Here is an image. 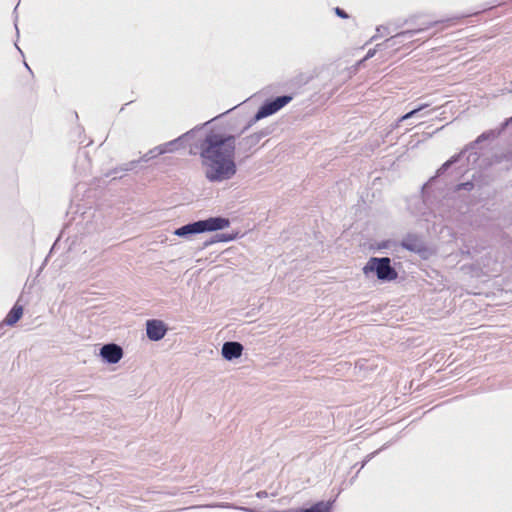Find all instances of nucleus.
Masks as SVG:
<instances>
[{
    "mask_svg": "<svg viewBox=\"0 0 512 512\" xmlns=\"http://www.w3.org/2000/svg\"><path fill=\"white\" fill-rule=\"evenodd\" d=\"M236 137L232 134L210 132L200 142V157L208 181L230 180L237 172L234 161Z\"/></svg>",
    "mask_w": 512,
    "mask_h": 512,
    "instance_id": "f257e3e1",
    "label": "nucleus"
},
{
    "mask_svg": "<svg viewBox=\"0 0 512 512\" xmlns=\"http://www.w3.org/2000/svg\"><path fill=\"white\" fill-rule=\"evenodd\" d=\"M230 225V220L222 216L209 217L207 219L190 222L177 228L174 234L179 237L188 238L189 236L204 232H215L223 230Z\"/></svg>",
    "mask_w": 512,
    "mask_h": 512,
    "instance_id": "f03ea898",
    "label": "nucleus"
},
{
    "mask_svg": "<svg viewBox=\"0 0 512 512\" xmlns=\"http://www.w3.org/2000/svg\"><path fill=\"white\" fill-rule=\"evenodd\" d=\"M365 276L373 273L382 282H390L398 277L389 257H371L362 269Z\"/></svg>",
    "mask_w": 512,
    "mask_h": 512,
    "instance_id": "7ed1b4c3",
    "label": "nucleus"
},
{
    "mask_svg": "<svg viewBox=\"0 0 512 512\" xmlns=\"http://www.w3.org/2000/svg\"><path fill=\"white\" fill-rule=\"evenodd\" d=\"M458 18L459 17H454V18H449L447 20L422 23V26L419 28L407 29V30L398 32L395 35L390 36L389 38L384 40L382 43L377 44V47L379 49H388V48H395V47L404 45L406 41L410 40L415 35L423 32L431 27H434L439 23H443V22L453 23Z\"/></svg>",
    "mask_w": 512,
    "mask_h": 512,
    "instance_id": "20e7f679",
    "label": "nucleus"
},
{
    "mask_svg": "<svg viewBox=\"0 0 512 512\" xmlns=\"http://www.w3.org/2000/svg\"><path fill=\"white\" fill-rule=\"evenodd\" d=\"M292 100V95H281L275 98L265 100L243 131L250 128L257 121L275 114L288 103H290Z\"/></svg>",
    "mask_w": 512,
    "mask_h": 512,
    "instance_id": "39448f33",
    "label": "nucleus"
},
{
    "mask_svg": "<svg viewBox=\"0 0 512 512\" xmlns=\"http://www.w3.org/2000/svg\"><path fill=\"white\" fill-rule=\"evenodd\" d=\"M499 134V132H496L495 130H489V131H485L483 132L481 135H479L477 137V139L472 142L469 146L466 147V149L464 151H462L460 154L458 155H454L453 157H451L448 161H446L438 170H437V175L440 176L442 174L445 173V171L454 163H456L459 158L461 157V155L463 153H465L466 151L470 150V149H474L475 146L483 141H486V140H490V139H494L497 137V135Z\"/></svg>",
    "mask_w": 512,
    "mask_h": 512,
    "instance_id": "423d86ee",
    "label": "nucleus"
},
{
    "mask_svg": "<svg viewBox=\"0 0 512 512\" xmlns=\"http://www.w3.org/2000/svg\"><path fill=\"white\" fill-rule=\"evenodd\" d=\"M167 333V326L163 321L150 319L146 322V335L151 341H159L164 338Z\"/></svg>",
    "mask_w": 512,
    "mask_h": 512,
    "instance_id": "0eeeda50",
    "label": "nucleus"
},
{
    "mask_svg": "<svg viewBox=\"0 0 512 512\" xmlns=\"http://www.w3.org/2000/svg\"><path fill=\"white\" fill-rule=\"evenodd\" d=\"M100 356L109 364L118 363L123 357V349L115 343H109L102 346Z\"/></svg>",
    "mask_w": 512,
    "mask_h": 512,
    "instance_id": "6e6552de",
    "label": "nucleus"
},
{
    "mask_svg": "<svg viewBox=\"0 0 512 512\" xmlns=\"http://www.w3.org/2000/svg\"><path fill=\"white\" fill-rule=\"evenodd\" d=\"M243 345L237 341H227L222 345L221 354L225 360L232 361L241 357Z\"/></svg>",
    "mask_w": 512,
    "mask_h": 512,
    "instance_id": "1a4fd4ad",
    "label": "nucleus"
},
{
    "mask_svg": "<svg viewBox=\"0 0 512 512\" xmlns=\"http://www.w3.org/2000/svg\"><path fill=\"white\" fill-rule=\"evenodd\" d=\"M401 246L408 251L419 254L425 250L423 241L414 234H408L406 237H404L401 242Z\"/></svg>",
    "mask_w": 512,
    "mask_h": 512,
    "instance_id": "9d476101",
    "label": "nucleus"
},
{
    "mask_svg": "<svg viewBox=\"0 0 512 512\" xmlns=\"http://www.w3.org/2000/svg\"><path fill=\"white\" fill-rule=\"evenodd\" d=\"M159 149H160L159 145L154 147V148H152V149H150L139 160H132V161L124 164L123 166H121L119 168V170H121V171H131V170H133L137 166V164L139 162H148L151 159L156 158L159 155H162V153L159 152L160 151Z\"/></svg>",
    "mask_w": 512,
    "mask_h": 512,
    "instance_id": "9b49d317",
    "label": "nucleus"
},
{
    "mask_svg": "<svg viewBox=\"0 0 512 512\" xmlns=\"http://www.w3.org/2000/svg\"><path fill=\"white\" fill-rule=\"evenodd\" d=\"M189 134H190V132H186L174 140H171L164 144L159 145V147H160L159 152L162 154H165V153H171V152H174L175 150H178L183 145L184 139Z\"/></svg>",
    "mask_w": 512,
    "mask_h": 512,
    "instance_id": "f8f14e48",
    "label": "nucleus"
},
{
    "mask_svg": "<svg viewBox=\"0 0 512 512\" xmlns=\"http://www.w3.org/2000/svg\"><path fill=\"white\" fill-rule=\"evenodd\" d=\"M259 143L258 136H255L254 134H250L246 137H243L241 140H239L237 146L238 151L240 153H248L253 147H255Z\"/></svg>",
    "mask_w": 512,
    "mask_h": 512,
    "instance_id": "ddd939ff",
    "label": "nucleus"
},
{
    "mask_svg": "<svg viewBox=\"0 0 512 512\" xmlns=\"http://www.w3.org/2000/svg\"><path fill=\"white\" fill-rule=\"evenodd\" d=\"M332 501H318L309 508H298L294 512H331Z\"/></svg>",
    "mask_w": 512,
    "mask_h": 512,
    "instance_id": "4468645a",
    "label": "nucleus"
},
{
    "mask_svg": "<svg viewBox=\"0 0 512 512\" xmlns=\"http://www.w3.org/2000/svg\"><path fill=\"white\" fill-rule=\"evenodd\" d=\"M23 315V306L16 303L3 320L8 326L16 324Z\"/></svg>",
    "mask_w": 512,
    "mask_h": 512,
    "instance_id": "2eb2a0df",
    "label": "nucleus"
},
{
    "mask_svg": "<svg viewBox=\"0 0 512 512\" xmlns=\"http://www.w3.org/2000/svg\"><path fill=\"white\" fill-rule=\"evenodd\" d=\"M235 236L233 234H229V233H219V234H216L215 236H213L209 241H206L204 243V246H209L213 243H216V242H229V241H232L234 240Z\"/></svg>",
    "mask_w": 512,
    "mask_h": 512,
    "instance_id": "dca6fc26",
    "label": "nucleus"
},
{
    "mask_svg": "<svg viewBox=\"0 0 512 512\" xmlns=\"http://www.w3.org/2000/svg\"><path fill=\"white\" fill-rule=\"evenodd\" d=\"M427 106H428L427 104H423V105H420L419 107L409 111L408 113H406L402 117H400L398 122H403L405 120H408V119L412 118L413 116H415L418 112H420L421 110H423Z\"/></svg>",
    "mask_w": 512,
    "mask_h": 512,
    "instance_id": "f3484780",
    "label": "nucleus"
},
{
    "mask_svg": "<svg viewBox=\"0 0 512 512\" xmlns=\"http://www.w3.org/2000/svg\"><path fill=\"white\" fill-rule=\"evenodd\" d=\"M390 34L389 28L386 26H378L376 28V34L370 39V41H374L379 37Z\"/></svg>",
    "mask_w": 512,
    "mask_h": 512,
    "instance_id": "a211bd4d",
    "label": "nucleus"
},
{
    "mask_svg": "<svg viewBox=\"0 0 512 512\" xmlns=\"http://www.w3.org/2000/svg\"><path fill=\"white\" fill-rule=\"evenodd\" d=\"M272 132H273V128L272 127H266V128H263L260 131H257V132H255L253 134L255 136H258V141L260 142L261 139H263L264 137L270 135Z\"/></svg>",
    "mask_w": 512,
    "mask_h": 512,
    "instance_id": "6ab92c4d",
    "label": "nucleus"
},
{
    "mask_svg": "<svg viewBox=\"0 0 512 512\" xmlns=\"http://www.w3.org/2000/svg\"><path fill=\"white\" fill-rule=\"evenodd\" d=\"M495 161L497 163H501L503 161H506V162H509V161H512V152H506V153H502L500 155H496L495 156Z\"/></svg>",
    "mask_w": 512,
    "mask_h": 512,
    "instance_id": "aec40b11",
    "label": "nucleus"
},
{
    "mask_svg": "<svg viewBox=\"0 0 512 512\" xmlns=\"http://www.w3.org/2000/svg\"><path fill=\"white\" fill-rule=\"evenodd\" d=\"M474 187V184L470 181L468 182H464V183H460L457 185V190H467V191H470L472 190Z\"/></svg>",
    "mask_w": 512,
    "mask_h": 512,
    "instance_id": "412c9836",
    "label": "nucleus"
},
{
    "mask_svg": "<svg viewBox=\"0 0 512 512\" xmlns=\"http://www.w3.org/2000/svg\"><path fill=\"white\" fill-rule=\"evenodd\" d=\"M334 11H335V14L338 17H340V18H343V19L349 18V15L347 14V12L344 9L340 8V7H336L334 9Z\"/></svg>",
    "mask_w": 512,
    "mask_h": 512,
    "instance_id": "4be33fe9",
    "label": "nucleus"
},
{
    "mask_svg": "<svg viewBox=\"0 0 512 512\" xmlns=\"http://www.w3.org/2000/svg\"><path fill=\"white\" fill-rule=\"evenodd\" d=\"M379 50L380 49L377 47V45L375 46V48L369 49L367 54H366V56L364 57L363 61L368 60V59L374 57L376 52L379 51Z\"/></svg>",
    "mask_w": 512,
    "mask_h": 512,
    "instance_id": "5701e85b",
    "label": "nucleus"
},
{
    "mask_svg": "<svg viewBox=\"0 0 512 512\" xmlns=\"http://www.w3.org/2000/svg\"><path fill=\"white\" fill-rule=\"evenodd\" d=\"M512 124V116L510 118H507L501 125V130L506 129L509 125Z\"/></svg>",
    "mask_w": 512,
    "mask_h": 512,
    "instance_id": "b1692460",
    "label": "nucleus"
},
{
    "mask_svg": "<svg viewBox=\"0 0 512 512\" xmlns=\"http://www.w3.org/2000/svg\"><path fill=\"white\" fill-rule=\"evenodd\" d=\"M8 326L4 321L0 323V336L5 333V327Z\"/></svg>",
    "mask_w": 512,
    "mask_h": 512,
    "instance_id": "393cba45",
    "label": "nucleus"
},
{
    "mask_svg": "<svg viewBox=\"0 0 512 512\" xmlns=\"http://www.w3.org/2000/svg\"><path fill=\"white\" fill-rule=\"evenodd\" d=\"M268 493L266 491H259L256 496L260 499H263L265 497H267Z\"/></svg>",
    "mask_w": 512,
    "mask_h": 512,
    "instance_id": "a878e982",
    "label": "nucleus"
},
{
    "mask_svg": "<svg viewBox=\"0 0 512 512\" xmlns=\"http://www.w3.org/2000/svg\"><path fill=\"white\" fill-rule=\"evenodd\" d=\"M471 157H473V161H476L479 158L477 153H470L468 160H470Z\"/></svg>",
    "mask_w": 512,
    "mask_h": 512,
    "instance_id": "bb28decb",
    "label": "nucleus"
},
{
    "mask_svg": "<svg viewBox=\"0 0 512 512\" xmlns=\"http://www.w3.org/2000/svg\"><path fill=\"white\" fill-rule=\"evenodd\" d=\"M372 455L373 454H370V455L367 456V458L363 461V463L361 465V468H363L366 465V463L371 459Z\"/></svg>",
    "mask_w": 512,
    "mask_h": 512,
    "instance_id": "cd10ccee",
    "label": "nucleus"
},
{
    "mask_svg": "<svg viewBox=\"0 0 512 512\" xmlns=\"http://www.w3.org/2000/svg\"><path fill=\"white\" fill-rule=\"evenodd\" d=\"M240 509H241V510H244V511H248V512H253V510H252V509H249V508H243V507H241Z\"/></svg>",
    "mask_w": 512,
    "mask_h": 512,
    "instance_id": "c85d7f7f",
    "label": "nucleus"
},
{
    "mask_svg": "<svg viewBox=\"0 0 512 512\" xmlns=\"http://www.w3.org/2000/svg\"><path fill=\"white\" fill-rule=\"evenodd\" d=\"M25 67H26L29 71H31V69H30V67L28 66V64H27V63H25Z\"/></svg>",
    "mask_w": 512,
    "mask_h": 512,
    "instance_id": "c756f323",
    "label": "nucleus"
}]
</instances>
